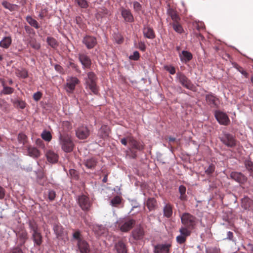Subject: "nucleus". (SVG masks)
<instances>
[{
	"label": "nucleus",
	"instance_id": "obj_30",
	"mask_svg": "<svg viewBox=\"0 0 253 253\" xmlns=\"http://www.w3.org/2000/svg\"><path fill=\"white\" fill-rule=\"evenodd\" d=\"M164 213L165 216L168 217H169L171 215L172 213V211L170 205L169 204H166L164 208Z\"/></svg>",
	"mask_w": 253,
	"mask_h": 253
},
{
	"label": "nucleus",
	"instance_id": "obj_60",
	"mask_svg": "<svg viewBox=\"0 0 253 253\" xmlns=\"http://www.w3.org/2000/svg\"><path fill=\"white\" fill-rule=\"evenodd\" d=\"M26 138V136L24 134H19L18 135V139L21 142L24 143Z\"/></svg>",
	"mask_w": 253,
	"mask_h": 253
},
{
	"label": "nucleus",
	"instance_id": "obj_56",
	"mask_svg": "<svg viewBox=\"0 0 253 253\" xmlns=\"http://www.w3.org/2000/svg\"><path fill=\"white\" fill-rule=\"evenodd\" d=\"M2 5L6 9L11 10L12 9V5L6 1H4L2 2Z\"/></svg>",
	"mask_w": 253,
	"mask_h": 253
},
{
	"label": "nucleus",
	"instance_id": "obj_54",
	"mask_svg": "<svg viewBox=\"0 0 253 253\" xmlns=\"http://www.w3.org/2000/svg\"><path fill=\"white\" fill-rule=\"evenodd\" d=\"M42 93L40 92H37L33 95V98L34 100L36 101H38L42 97Z\"/></svg>",
	"mask_w": 253,
	"mask_h": 253
},
{
	"label": "nucleus",
	"instance_id": "obj_43",
	"mask_svg": "<svg viewBox=\"0 0 253 253\" xmlns=\"http://www.w3.org/2000/svg\"><path fill=\"white\" fill-rule=\"evenodd\" d=\"M53 229L54 232L57 235V237L58 238L61 236L63 232V230L61 226L59 225H55L53 227Z\"/></svg>",
	"mask_w": 253,
	"mask_h": 253
},
{
	"label": "nucleus",
	"instance_id": "obj_41",
	"mask_svg": "<svg viewBox=\"0 0 253 253\" xmlns=\"http://www.w3.org/2000/svg\"><path fill=\"white\" fill-rule=\"evenodd\" d=\"M169 14L174 22H177L179 20V17L178 14L173 10H170L169 11Z\"/></svg>",
	"mask_w": 253,
	"mask_h": 253
},
{
	"label": "nucleus",
	"instance_id": "obj_57",
	"mask_svg": "<svg viewBox=\"0 0 253 253\" xmlns=\"http://www.w3.org/2000/svg\"><path fill=\"white\" fill-rule=\"evenodd\" d=\"M165 69L169 72L170 74L173 75L175 73V69L172 66H166Z\"/></svg>",
	"mask_w": 253,
	"mask_h": 253
},
{
	"label": "nucleus",
	"instance_id": "obj_27",
	"mask_svg": "<svg viewBox=\"0 0 253 253\" xmlns=\"http://www.w3.org/2000/svg\"><path fill=\"white\" fill-rule=\"evenodd\" d=\"M28 155L34 158H38L40 155V153L39 150L35 148L32 147H29L27 149Z\"/></svg>",
	"mask_w": 253,
	"mask_h": 253
},
{
	"label": "nucleus",
	"instance_id": "obj_16",
	"mask_svg": "<svg viewBox=\"0 0 253 253\" xmlns=\"http://www.w3.org/2000/svg\"><path fill=\"white\" fill-rule=\"evenodd\" d=\"M179 57L182 62L186 63L192 58V54L191 52L183 50L179 53Z\"/></svg>",
	"mask_w": 253,
	"mask_h": 253
},
{
	"label": "nucleus",
	"instance_id": "obj_40",
	"mask_svg": "<svg viewBox=\"0 0 253 253\" xmlns=\"http://www.w3.org/2000/svg\"><path fill=\"white\" fill-rule=\"evenodd\" d=\"M121 203V198L119 196L114 197L111 201L110 203L112 206L117 207Z\"/></svg>",
	"mask_w": 253,
	"mask_h": 253
},
{
	"label": "nucleus",
	"instance_id": "obj_47",
	"mask_svg": "<svg viewBox=\"0 0 253 253\" xmlns=\"http://www.w3.org/2000/svg\"><path fill=\"white\" fill-rule=\"evenodd\" d=\"M81 233L79 231H77L75 232L73 234V237L74 240L76 241V242L77 243L78 241L79 240H83L81 237Z\"/></svg>",
	"mask_w": 253,
	"mask_h": 253
},
{
	"label": "nucleus",
	"instance_id": "obj_9",
	"mask_svg": "<svg viewBox=\"0 0 253 253\" xmlns=\"http://www.w3.org/2000/svg\"><path fill=\"white\" fill-rule=\"evenodd\" d=\"M78 250L81 253H88L90 252V247L87 242L84 240H79L77 243Z\"/></svg>",
	"mask_w": 253,
	"mask_h": 253
},
{
	"label": "nucleus",
	"instance_id": "obj_29",
	"mask_svg": "<svg viewBox=\"0 0 253 253\" xmlns=\"http://www.w3.org/2000/svg\"><path fill=\"white\" fill-rule=\"evenodd\" d=\"M252 204V201L248 197H244L242 200V207L245 209H250Z\"/></svg>",
	"mask_w": 253,
	"mask_h": 253
},
{
	"label": "nucleus",
	"instance_id": "obj_63",
	"mask_svg": "<svg viewBox=\"0 0 253 253\" xmlns=\"http://www.w3.org/2000/svg\"><path fill=\"white\" fill-rule=\"evenodd\" d=\"M121 142L124 145L126 146L127 143H128V136L126 137V138H122L121 139Z\"/></svg>",
	"mask_w": 253,
	"mask_h": 253
},
{
	"label": "nucleus",
	"instance_id": "obj_45",
	"mask_svg": "<svg viewBox=\"0 0 253 253\" xmlns=\"http://www.w3.org/2000/svg\"><path fill=\"white\" fill-rule=\"evenodd\" d=\"M30 45L34 49H39L40 48V44L35 40H32L29 42Z\"/></svg>",
	"mask_w": 253,
	"mask_h": 253
},
{
	"label": "nucleus",
	"instance_id": "obj_24",
	"mask_svg": "<svg viewBox=\"0 0 253 253\" xmlns=\"http://www.w3.org/2000/svg\"><path fill=\"white\" fill-rule=\"evenodd\" d=\"M17 237L20 242V244L23 245L27 239V233L24 230L20 231L17 233Z\"/></svg>",
	"mask_w": 253,
	"mask_h": 253
},
{
	"label": "nucleus",
	"instance_id": "obj_34",
	"mask_svg": "<svg viewBox=\"0 0 253 253\" xmlns=\"http://www.w3.org/2000/svg\"><path fill=\"white\" fill-rule=\"evenodd\" d=\"M156 204V201L154 198H149L147 201V206L150 211L154 209Z\"/></svg>",
	"mask_w": 253,
	"mask_h": 253
},
{
	"label": "nucleus",
	"instance_id": "obj_23",
	"mask_svg": "<svg viewBox=\"0 0 253 253\" xmlns=\"http://www.w3.org/2000/svg\"><path fill=\"white\" fill-rule=\"evenodd\" d=\"M144 231L141 227L135 229L132 232L133 237L136 240H139L143 238Z\"/></svg>",
	"mask_w": 253,
	"mask_h": 253
},
{
	"label": "nucleus",
	"instance_id": "obj_42",
	"mask_svg": "<svg viewBox=\"0 0 253 253\" xmlns=\"http://www.w3.org/2000/svg\"><path fill=\"white\" fill-rule=\"evenodd\" d=\"M47 42L49 45L53 48L56 47L57 45V41L53 38L48 37L47 38Z\"/></svg>",
	"mask_w": 253,
	"mask_h": 253
},
{
	"label": "nucleus",
	"instance_id": "obj_59",
	"mask_svg": "<svg viewBox=\"0 0 253 253\" xmlns=\"http://www.w3.org/2000/svg\"><path fill=\"white\" fill-rule=\"evenodd\" d=\"M55 192L53 190H50L48 192V198L50 200H53L55 197Z\"/></svg>",
	"mask_w": 253,
	"mask_h": 253
},
{
	"label": "nucleus",
	"instance_id": "obj_19",
	"mask_svg": "<svg viewBox=\"0 0 253 253\" xmlns=\"http://www.w3.org/2000/svg\"><path fill=\"white\" fill-rule=\"evenodd\" d=\"M115 249L118 253H127L126 245L122 241H119L116 243Z\"/></svg>",
	"mask_w": 253,
	"mask_h": 253
},
{
	"label": "nucleus",
	"instance_id": "obj_49",
	"mask_svg": "<svg viewBox=\"0 0 253 253\" xmlns=\"http://www.w3.org/2000/svg\"><path fill=\"white\" fill-rule=\"evenodd\" d=\"M13 89L10 87L4 86L2 93L5 94H11L13 92Z\"/></svg>",
	"mask_w": 253,
	"mask_h": 253
},
{
	"label": "nucleus",
	"instance_id": "obj_2",
	"mask_svg": "<svg viewBox=\"0 0 253 253\" xmlns=\"http://www.w3.org/2000/svg\"><path fill=\"white\" fill-rule=\"evenodd\" d=\"M135 224L133 219L129 218L119 219L116 222V226L122 232H127L130 230Z\"/></svg>",
	"mask_w": 253,
	"mask_h": 253
},
{
	"label": "nucleus",
	"instance_id": "obj_62",
	"mask_svg": "<svg viewBox=\"0 0 253 253\" xmlns=\"http://www.w3.org/2000/svg\"><path fill=\"white\" fill-rule=\"evenodd\" d=\"M220 250L219 249L215 248L212 249H210L207 251V253H219Z\"/></svg>",
	"mask_w": 253,
	"mask_h": 253
},
{
	"label": "nucleus",
	"instance_id": "obj_18",
	"mask_svg": "<svg viewBox=\"0 0 253 253\" xmlns=\"http://www.w3.org/2000/svg\"><path fill=\"white\" fill-rule=\"evenodd\" d=\"M109 132V127L107 126L103 125L98 130V134L101 138H105L108 136Z\"/></svg>",
	"mask_w": 253,
	"mask_h": 253
},
{
	"label": "nucleus",
	"instance_id": "obj_39",
	"mask_svg": "<svg viewBox=\"0 0 253 253\" xmlns=\"http://www.w3.org/2000/svg\"><path fill=\"white\" fill-rule=\"evenodd\" d=\"M180 235H183L185 237H187L190 235L191 232L186 227H182L179 229Z\"/></svg>",
	"mask_w": 253,
	"mask_h": 253
},
{
	"label": "nucleus",
	"instance_id": "obj_53",
	"mask_svg": "<svg viewBox=\"0 0 253 253\" xmlns=\"http://www.w3.org/2000/svg\"><path fill=\"white\" fill-rule=\"evenodd\" d=\"M7 107V104L4 100L0 99V108L2 110H5Z\"/></svg>",
	"mask_w": 253,
	"mask_h": 253
},
{
	"label": "nucleus",
	"instance_id": "obj_58",
	"mask_svg": "<svg viewBox=\"0 0 253 253\" xmlns=\"http://www.w3.org/2000/svg\"><path fill=\"white\" fill-rule=\"evenodd\" d=\"M214 170V168L213 165L209 166V168L205 170V172L208 174L212 173Z\"/></svg>",
	"mask_w": 253,
	"mask_h": 253
},
{
	"label": "nucleus",
	"instance_id": "obj_44",
	"mask_svg": "<svg viewBox=\"0 0 253 253\" xmlns=\"http://www.w3.org/2000/svg\"><path fill=\"white\" fill-rule=\"evenodd\" d=\"M173 29L178 33H181L183 32L182 26L177 22H173L172 24Z\"/></svg>",
	"mask_w": 253,
	"mask_h": 253
},
{
	"label": "nucleus",
	"instance_id": "obj_37",
	"mask_svg": "<svg viewBox=\"0 0 253 253\" xmlns=\"http://www.w3.org/2000/svg\"><path fill=\"white\" fill-rule=\"evenodd\" d=\"M41 136L43 139L47 141H50L52 138L50 132L45 130L42 132Z\"/></svg>",
	"mask_w": 253,
	"mask_h": 253
},
{
	"label": "nucleus",
	"instance_id": "obj_33",
	"mask_svg": "<svg viewBox=\"0 0 253 253\" xmlns=\"http://www.w3.org/2000/svg\"><path fill=\"white\" fill-rule=\"evenodd\" d=\"M12 101L14 104V105L18 108L23 109L25 107V103L21 100L16 99V100H12Z\"/></svg>",
	"mask_w": 253,
	"mask_h": 253
},
{
	"label": "nucleus",
	"instance_id": "obj_25",
	"mask_svg": "<svg viewBox=\"0 0 253 253\" xmlns=\"http://www.w3.org/2000/svg\"><path fill=\"white\" fill-rule=\"evenodd\" d=\"M11 42L12 40L10 37H5L0 42V46L4 48H7L10 45Z\"/></svg>",
	"mask_w": 253,
	"mask_h": 253
},
{
	"label": "nucleus",
	"instance_id": "obj_3",
	"mask_svg": "<svg viewBox=\"0 0 253 253\" xmlns=\"http://www.w3.org/2000/svg\"><path fill=\"white\" fill-rule=\"evenodd\" d=\"M96 80V77L94 73L90 72L87 73V77L85 79L86 88L89 89L94 94L98 93Z\"/></svg>",
	"mask_w": 253,
	"mask_h": 253
},
{
	"label": "nucleus",
	"instance_id": "obj_1",
	"mask_svg": "<svg viewBox=\"0 0 253 253\" xmlns=\"http://www.w3.org/2000/svg\"><path fill=\"white\" fill-rule=\"evenodd\" d=\"M59 142L61 149L64 152L70 153L73 151L74 144L70 135L60 134L59 137Z\"/></svg>",
	"mask_w": 253,
	"mask_h": 253
},
{
	"label": "nucleus",
	"instance_id": "obj_32",
	"mask_svg": "<svg viewBox=\"0 0 253 253\" xmlns=\"http://www.w3.org/2000/svg\"><path fill=\"white\" fill-rule=\"evenodd\" d=\"M84 164L87 168L91 169L96 166V161L95 159L91 158L86 160L84 162Z\"/></svg>",
	"mask_w": 253,
	"mask_h": 253
},
{
	"label": "nucleus",
	"instance_id": "obj_15",
	"mask_svg": "<svg viewBox=\"0 0 253 253\" xmlns=\"http://www.w3.org/2000/svg\"><path fill=\"white\" fill-rule=\"evenodd\" d=\"M231 178L240 182L244 183L247 181V178L241 172H232L230 174Z\"/></svg>",
	"mask_w": 253,
	"mask_h": 253
},
{
	"label": "nucleus",
	"instance_id": "obj_50",
	"mask_svg": "<svg viewBox=\"0 0 253 253\" xmlns=\"http://www.w3.org/2000/svg\"><path fill=\"white\" fill-rule=\"evenodd\" d=\"M186 239V237L183 236V235H179L176 237V241L179 244L184 243Z\"/></svg>",
	"mask_w": 253,
	"mask_h": 253
},
{
	"label": "nucleus",
	"instance_id": "obj_55",
	"mask_svg": "<svg viewBox=\"0 0 253 253\" xmlns=\"http://www.w3.org/2000/svg\"><path fill=\"white\" fill-rule=\"evenodd\" d=\"M133 8L134 10L139 11L141 9V5L138 2L134 1L133 2Z\"/></svg>",
	"mask_w": 253,
	"mask_h": 253
},
{
	"label": "nucleus",
	"instance_id": "obj_17",
	"mask_svg": "<svg viewBox=\"0 0 253 253\" xmlns=\"http://www.w3.org/2000/svg\"><path fill=\"white\" fill-rule=\"evenodd\" d=\"M46 156L48 161L52 163L57 162L58 159V155L51 150H49L46 152Z\"/></svg>",
	"mask_w": 253,
	"mask_h": 253
},
{
	"label": "nucleus",
	"instance_id": "obj_4",
	"mask_svg": "<svg viewBox=\"0 0 253 253\" xmlns=\"http://www.w3.org/2000/svg\"><path fill=\"white\" fill-rule=\"evenodd\" d=\"M181 219L182 224L188 228H193L196 224L195 217L189 213H183L181 216Z\"/></svg>",
	"mask_w": 253,
	"mask_h": 253
},
{
	"label": "nucleus",
	"instance_id": "obj_52",
	"mask_svg": "<svg viewBox=\"0 0 253 253\" xmlns=\"http://www.w3.org/2000/svg\"><path fill=\"white\" fill-rule=\"evenodd\" d=\"M139 53L138 51H134L133 54L129 56V59L133 60H137L139 58Z\"/></svg>",
	"mask_w": 253,
	"mask_h": 253
},
{
	"label": "nucleus",
	"instance_id": "obj_7",
	"mask_svg": "<svg viewBox=\"0 0 253 253\" xmlns=\"http://www.w3.org/2000/svg\"><path fill=\"white\" fill-rule=\"evenodd\" d=\"M66 81V90L68 92H72L75 89L76 85L80 82L77 78L73 77H68Z\"/></svg>",
	"mask_w": 253,
	"mask_h": 253
},
{
	"label": "nucleus",
	"instance_id": "obj_26",
	"mask_svg": "<svg viewBox=\"0 0 253 253\" xmlns=\"http://www.w3.org/2000/svg\"><path fill=\"white\" fill-rule=\"evenodd\" d=\"M207 102L212 106H216L219 101L217 98L212 95H208L206 96Z\"/></svg>",
	"mask_w": 253,
	"mask_h": 253
},
{
	"label": "nucleus",
	"instance_id": "obj_51",
	"mask_svg": "<svg viewBox=\"0 0 253 253\" xmlns=\"http://www.w3.org/2000/svg\"><path fill=\"white\" fill-rule=\"evenodd\" d=\"M179 192L181 194V196H180V199L181 200H184V198L183 195L185 193L186 188L184 186L181 185L179 187Z\"/></svg>",
	"mask_w": 253,
	"mask_h": 253
},
{
	"label": "nucleus",
	"instance_id": "obj_31",
	"mask_svg": "<svg viewBox=\"0 0 253 253\" xmlns=\"http://www.w3.org/2000/svg\"><path fill=\"white\" fill-rule=\"evenodd\" d=\"M15 74L17 77L25 78L28 76L27 71L24 69H16Z\"/></svg>",
	"mask_w": 253,
	"mask_h": 253
},
{
	"label": "nucleus",
	"instance_id": "obj_13",
	"mask_svg": "<svg viewBox=\"0 0 253 253\" xmlns=\"http://www.w3.org/2000/svg\"><path fill=\"white\" fill-rule=\"evenodd\" d=\"M79 58L84 68L90 67L91 62L87 56L84 54H80Z\"/></svg>",
	"mask_w": 253,
	"mask_h": 253
},
{
	"label": "nucleus",
	"instance_id": "obj_38",
	"mask_svg": "<svg viewBox=\"0 0 253 253\" xmlns=\"http://www.w3.org/2000/svg\"><path fill=\"white\" fill-rule=\"evenodd\" d=\"M29 225L32 233L39 231L38 225L35 221L30 220L29 222Z\"/></svg>",
	"mask_w": 253,
	"mask_h": 253
},
{
	"label": "nucleus",
	"instance_id": "obj_6",
	"mask_svg": "<svg viewBox=\"0 0 253 253\" xmlns=\"http://www.w3.org/2000/svg\"><path fill=\"white\" fill-rule=\"evenodd\" d=\"M78 204L83 211H88L91 206L89 199L84 195L79 197Z\"/></svg>",
	"mask_w": 253,
	"mask_h": 253
},
{
	"label": "nucleus",
	"instance_id": "obj_61",
	"mask_svg": "<svg viewBox=\"0 0 253 253\" xmlns=\"http://www.w3.org/2000/svg\"><path fill=\"white\" fill-rule=\"evenodd\" d=\"M5 196V190L4 189L0 186V199H2Z\"/></svg>",
	"mask_w": 253,
	"mask_h": 253
},
{
	"label": "nucleus",
	"instance_id": "obj_14",
	"mask_svg": "<svg viewBox=\"0 0 253 253\" xmlns=\"http://www.w3.org/2000/svg\"><path fill=\"white\" fill-rule=\"evenodd\" d=\"M178 80L180 84L185 87L188 89H191L192 84L190 81L184 75L180 74L178 76Z\"/></svg>",
	"mask_w": 253,
	"mask_h": 253
},
{
	"label": "nucleus",
	"instance_id": "obj_21",
	"mask_svg": "<svg viewBox=\"0 0 253 253\" xmlns=\"http://www.w3.org/2000/svg\"><path fill=\"white\" fill-rule=\"evenodd\" d=\"M32 238L37 246H40L42 243V237L39 231L32 233Z\"/></svg>",
	"mask_w": 253,
	"mask_h": 253
},
{
	"label": "nucleus",
	"instance_id": "obj_5",
	"mask_svg": "<svg viewBox=\"0 0 253 253\" xmlns=\"http://www.w3.org/2000/svg\"><path fill=\"white\" fill-rule=\"evenodd\" d=\"M220 140L226 146L233 147L236 145V141L234 136L227 133H223L220 137Z\"/></svg>",
	"mask_w": 253,
	"mask_h": 253
},
{
	"label": "nucleus",
	"instance_id": "obj_28",
	"mask_svg": "<svg viewBox=\"0 0 253 253\" xmlns=\"http://www.w3.org/2000/svg\"><path fill=\"white\" fill-rule=\"evenodd\" d=\"M143 33L144 36L147 38L153 39L155 37L153 30L149 27H146L144 28Z\"/></svg>",
	"mask_w": 253,
	"mask_h": 253
},
{
	"label": "nucleus",
	"instance_id": "obj_11",
	"mask_svg": "<svg viewBox=\"0 0 253 253\" xmlns=\"http://www.w3.org/2000/svg\"><path fill=\"white\" fill-rule=\"evenodd\" d=\"M170 244H159L155 246L154 253H169Z\"/></svg>",
	"mask_w": 253,
	"mask_h": 253
},
{
	"label": "nucleus",
	"instance_id": "obj_35",
	"mask_svg": "<svg viewBox=\"0 0 253 253\" xmlns=\"http://www.w3.org/2000/svg\"><path fill=\"white\" fill-rule=\"evenodd\" d=\"M94 231L98 235L100 236L105 233L106 229L102 225H97L94 227Z\"/></svg>",
	"mask_w": 253,
	"mask_h": 253
},
{
	"label": "nucleus",
	"instance_id": "obj_12",
	"mask_svg": "<svg viewBox=\"0 0 253 253\" xmlns=\"http://www.w3.org/2000/svg\"><path fill=\"white\" fill-rule=\"evenodd\" d=\"M83 42L88 48H93L96 44V40L95 38L91 36H86L83 39Z\"/></svg>",
	"mask_w": 253,
	"mask_h": 253
},
{
	"label": "nucleus",
	"instance_id": "obj_64",
	"mask_svg": "<svg viewBox=\"0 0 253 253\" xmlns=\"http://www.w3.org/2000/svg\"><path fill=\"white\" fill-rule=\"evenodd\" d=\"M12 253H23V252L20 249L17 248L12 250Z\"/></svg>",
	"mask_w": 253,
	"mask_h": 253
},
{
	"label": "nucleus",
	"instance_id": "obj_46",
	"mask_svg": "<svg viewBox=\"0 0 253 253\" xmlns=\"http://www.w3.org/2000/svg\"><path fill=\"white\" fill-rule=\"evenodd\" d=\"M75 1L82 8L87 7V2L85 0H75Z\"/></svg>",
	"mask_w": 253,
	"mask_h": 253
},
{
	"label": "nucleus",
	"instance_id": "obj_36",
	"mask_svg": "<svg viewBox=\"0 0 253 253\" xmlns=\"http://www.w3.org/2000/svg\"><path fill=\"white\" fill-rule=\"evenodd\" d=\"M26 20L27 22L32 26H33L36 29H38L39 28L37 21L36 20L33 19L31 17H27Z\"/></svg>",
	"mask_w": 253,
	"mask_h": 253
},
{
	"label": "nucleus",
	"instance_id": "obj_48",
	"mask_svg": "<svg viewBox=\"0 0 253 253\" xmlns=\"http://www.w3.org/2000/svg\"><path fill=\"white\" fill-rule=\"evenodd\" d=\"M245 165L246 168L251 171H253V163L250 161H246Z\"/></svg>",
	"mask_w": 253,
	"mask_h": 253
},
{
	"label": "nucleus",
	"instance_id": "obj_8",
	"mask_svg": "<svg viewBox=\"0 0 253 253\" xmlns=\"http://www.w3.org/2000/svg\"><path fill=\"white\" fill-rule=\"evenodd\" d=\"M89 133L88 128L84 126H79L76 131L77 137L80 139L86 138L89 135Z\"/></svg>",
	"mask_w": 253,
	"mask_h": 253
},
{
	"label": "nucleus",
	"instance_id": "obj_10",
	"mask_svg": "<svg viewBox=\"0 0 253 253\" xmlns=\"http://www.w3.org/2000/svg\"><path fill=\"white\" fill-rule=\"evenodd\" d=\"M215 116L219 123L221 125H227L229 122V119L227 115L222 112H215Z\"/></svg>",
	"mask_w": 253,
	"mask_h": 253
},
{
	"label": "nucleus",
	"instance_id": "obj_22",
	"mask_svg": "<svg viewBox=\"0 0 253 253\" xmlns=\"http://www.w3.org/2000/svg\"><path fill=\"white\" fill-rule=\"evenodd\" d=\"M122 15L126 21L131 22L133 21V17L129 10L123 9Z\"/></svg>",
	"mask_w": 253,
	"mask_h": 253
},
{
	"label": "nucleus",
	"instance_id": "obj_20",
	"mask_svg": "<svg viewBox=\"0 0 253 253\" xmlns=\"http://www.w3.org/2000/svg\"><path fill=\"white\" fill-rule=\"evenodd\" d=\"M128 143L132 148L142 150L143 149L142 145L139 144L132 137L128 136Z\"/></svg>",
	"mask_w": 253,
	"mask_h": 253
}]
</instances>
